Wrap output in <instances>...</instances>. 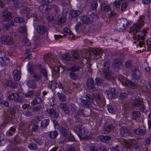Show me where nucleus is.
Masks as SVG:
<instances>
[{
    "instance_id": "nucleus-16",
    "label": "nucleus",
    "mask_w": 151,
    "mask_h": 151,
    "mask_svg": "<svg viewBox=\"0 0 151 151\" xmlns=\"http://www.w3.org/2000/svg\"><path fill=\"white\" fill-rule=\"evenodd\" d=\"M11 14L8 11H6L3 12L2 14L3 19L4 21L7 22H9L11 20Z\"/></svg>"
},
{
    "instance_id": "nucleus-32",
    "label": "nucleus",
    "mask_w": 151,
    "mask_h": 151,
    "mask_svg": "<svg viewBox=\"0 0 151 151\" xmlns=\"http://www.w3.org/2000/svg\"><path fill=\"white\" fill-rule=\"evenodd\" d=\"M60 101L61 102H65L66 101V99L65 95L62 93L58 92L57 94Z\"/></svg>"
},
{
    "instance_id": "nucleus-63",
    "label": "nucleus",
    "mask_w": 151,
    "mask_h": 151,
    "mask_svg": "<svg viewBox=\"0 0 151 151\" xmlns=\"http://www.w3.org/2000/svg\"><path fill=\"white\" fill-rule=\"evenodd\" d=\"M127 95L126 92H122L120 94L119 97L120 98H124L126 97Z\"/></svg>"
},
{
    "instance_id": "nucleus-59",
    "label": "nucleus",
    "mask_w": 151,
    "mask_h": 151,
    "mask_svg": "<svg viewBox=\"0 0 151 151\" xmlns=\"http://www.w3.org/2000/svg\"><path fill=\"white\" fill-rule=\"evenodd\" d=\"M42 109V106L41 105H40L37 106L35 107L32 109V111L33 112H37Z\"/></svg>"
},
{
    "instance_id": "nucleus-24",
    "label": "nucleus",
    "mask_w": 151,
    "mask_h": 151,
    "mask_svg": "<svg viewBox=\"0 0 151 151\" xmlns=\"http://www.w3.org/2000/svg\"><path fill=\"white\" fill-rule=\"evenodd\" d=\"M37 82L34 80H29L27 82L28 86L32 88H35L37 86Z\"/></svg>"
},
{
    "instance_id": "nucleus-45",
    "label": "nucleus",
    "mask_w": 151,
    "mask_h": 151,
    "mask_svg": "<svg viewBox=\"0 0 151 151\" xmlns=\"http://www.w3.org/2000/svg\"><path fill=\"white\" fill-rule=\"evenodd\" d=\"M121 2V1L119 0H115L113 3V5L114 7H116L117 8H119Z\"/></svg>"
},
{
    "instance_id": "nucleus-8",
    "label": "nucleus",
    "mask_w": 151,
    "mask_h": 151,
    "mask_svg": "<svg viewBox=\"0 0 151 151\" xmlns=\"http://www.w3.org/2000/svg\"><path fill=\"white\" fill-rule=\"evenodd\" d=\"M0 58L1 59L0 63L2 66H5L9 64L10 60L9 58L5 57V53L3 51L0 52Z\"/></svg>"
},
{
    "instance_id": "nucleus-62",
    "label": "nucleus",
    "mask_w": 151,
    "mask_h": 151,
    "mask_svg": "<svg viewBox=\"0 0 151 151\" xmlns=\"http://www.w3.org/2000/svg\"><path fill=\"white\" fill-rule=\"evenodd\" d=\"M34 95L33 92L32 91H29L25 94L26 97H29L32 96Z\"/></svg>"
},
{
    "instance_id": "nucleus-51",
    "label": "nucleus",
    "mask_w": 151,
    "mask_h": 151,
    "mask_svg": "<svg viewBox=\"0 0 151 151\" xmlns=\"http://www.w3.org/2000/svg\"><path fill=\"white\" fill-rule=\"evenodd\" d=\"M107 106L108 110L110 113L114 114L115 113V110L113 108L111 105H108Z\"/></svg>"
},
{
    "instance_id": "nucleus-4",
    "label": "nucleus",
    "mask_w": 151,
    "mask_h": 151,
    "mask_svg": "<svg viewBox=\"0 0 151 151\" xmlns=\"http://www.w3.org/2000/svg\"><path fill=\"white\" fill-rule=\"evenodd\" d=\"M128 24L129 22L126 19L118 20L116 22V29L119 31L123 30Z\"/></svg>"
},
{
    "instance_id": "nucleus-35",
    "label": "nucleus",
    "mask_w": 151,
    "mask_h": 151,
    "mask_svg": "<svg viewBox=\"0 0 151 151\" xmlns=\"http://www.w3.org/2000/svg\"><path fill=\"white\" fill-rule=\"evenodd\" d=\"M17 93H14L10 94L8 97V99L11 101L14 100L15 101V100L18 97Z\"/></svg>"
},
{
    "instance_id": "nucleus-28",
    "label": "nucleus",
    "mask_w": 151,
    "mask_h": 151,
    "mask_svg": "<svg viewBox=\"0 0 151 151\" xmlns=\"http://www.w3.org/2000/svg\"><path fill=\"white\" fill-rule=\"evenodd\" d=\"M80 69V67L77 65H74L67 69L68 71H70L71 72H77Z\"/></svg>"
},
{
    "instance_id": "nucleus-7",
    "label": "nucleus",
    "mask_w": 151,
    "mask_h": 151,
    "mask_svg": "<svg viewBox=\"0 0 151 151\" xmlns=\"http://www.w3.org/2000/svg\"><path fill=\"white\" fill-rule=\"evenodd\" d=\"M2 43L4 44L11 45L14 43V41L12 37L9 35L2 36L1 38Z\"/></svg>"
},
{
    "instance_id": "nucleus-9",
    "label": "nucleus",
    "mask_w": 151,
    "mask_h": 151,
    "mask_svg": "<svg viewBox=\"0 0 151 151\" xmlns=\"http://www.w3.org/2000/svg\"><path fill=\"white\" fill-rule=\"evenodd\" d=\"M103 52V50H100L98 49H93L90 52V54L91 57L95 56L93 58H95V57H96V59H98L100 58L101 55V54Z\"/></svg>"
},
{
    "instance_id": "nucleus-34",
    "label": "nucleus",
    "mask_w": 151,
    "mask_h": 151,
    "mask_svg": "<svg viewBox=\"0 0 151 151\" xmlns=\"http://www.w3.org/2000/svg\"><path fill=\"white\" fill-rule=\"evenodd\" d=\"M113 66L114 68H119L122 65V64L119 60H114L112 63Z\"/></svg>"
},
{
    "instance_id": "nucleus-40",
    "label": "nucleus",
    "mask_w": 151,
    "mask_h": 151,
    "mask_svg": "<svg viewBox=\"0 0 151 151\" xmlns=\"http://www.w3.org/2000/svg\"><path fill=\"white\" fill-rule=\"evenodd\" d=\"M81 14V12L78 10H75L71 12V16L73 18H76L79 15Z\"/></svg>"
},
{
    "instance_id": "nucleus-23",
    "label": "nucleus",
    "mask_w": 151,
    "mask_h": 151,
    "mask_svg": "<svg viewBox=\"0 0 151 151\" xmlns=\"http://www.w3.org/2000/svg\"><path fill=\"white\" fill-rule=\"evenodd\" d=\"M133 132L136 134L139 135L143 136L146 134V131L145 129H136L133 130Z\"/></svg>"
},
{
    "instance_id": "nucleus-39",
    "label": "nucleus",
    "mask_w": 151,
    "mask_h": 151,
    "mask_svg": "<svg viewBox=\"0 0 151 151\" xmlns=\"http://www.w3.org/2000/svg\"><path fill=\"white\" fill-rule=\"evenodd\" d=\"M51 9H53L55 12V13L58 14L59 12V8L58 6L55 4L50 5Z\"/></svg>"
},
{
    "instance_id": "nucleus-48",
    "label": "nucleus",
    "mask_w": 151,
    "mask_h": 151,
    "mask_svg": "<svg viewBox=\"0 0 151 151\" xmlns=\"http://www.w3.org/2000/svg\"><path fill=\"white\" fill-rule=\"evenodd\" d=\"M113 128L114 127L112 125H110L106 127L105 130L107 132H110L112 131Z\"/></svg>"
},
{
    "instance_id": "nucleus-44",
    "label": "nucleus",
    "mask_w": 151,
    "mask_h": 151,
    "mask_svg": "<svg viewBox=\"0 0 151 151\" xmlns=\"http://www.w3.org/2000/svg\"><path fill=\"white\" fill-rule=\"evenodd\" d=\"M60 130L61 133L64 136H66L67 135V131L65 127H61Z\"/></svg>"
},
{
    "instance_id": "nucleus-47",
    "label": "nucleus",
    "mask_w": 151,
    "mask_h": 151,
    "mask_svg": "<svg viewBox=\"0 0 151 151\" xmlns=\"http://www.w3.org/2000/svg\"><path fill=\"white\" fill-rule=\"evenodd\" d=\"M124 65L126 68H130L132 66V63L130 60L127 61L125 62Z\"/></svg>"
},
{
    "instance_id": "nucleus-25",
    "label": "nucleus",
    "mask_w": 151,
    "mask_h": 151,
    "mask_svg": "<svg viewBox=\"0 0 151 151\" xmlns=\"http://www.w3.org/2000/svg\"><path fill=\"white\" fill-rule=\"evenodd\" d=\"M52 55L50 54H46L44 56L45 61L47 63H52L53 61Z\"/></svg>"
},
{
    "instance_id": "nucleus-53",
    "label": "nucleus",
    "mask_w": 151,
    "mask_h": 151,
    "mask_svg": "<svg viewBox=\"0 0 151 151\" xmlns=\"http://www.w3.org/2000/svg\"><path fill=\"white\" fill-rule=\"evenodd\" d=\"M98 6V4L96 1H93L91 4V8L93 10H95L96 9Z\"/></svg>"
},
{
    "instance_id": "nucleus-19",
    "label": "nucleus",
    "mask_w": 151,
    "mask_h": 151,
    "mask_svg": "<svg viewBox=\"0 0 151 151\" xmlns=\"http://www.w3.org/2000/svg\"><path fill=\"white\" fill-rule=\"evenodd\" d=\"M115 90L114 88H111L110 90H107L105 93L107 94L109 98L110 99L113 98L115 97L116 94Z\"/></svg>"
},
{
    "instance_id": "nucleus-43",
    "label": "nucleus",
    "mask_w": 151,
    "mask_h": 151,
    "mask_svg": "<svg viewBox=\"0 0 151 151\" xmlns=\"http://www.w3.org/2000/svg\"><path fill=\"white\" fill-rule=\"evenodd\" d=\"M100 138L101 140L103 142H106L111 139V137L107 136H101Z\"/></svg>"
},
{
    "instance_id": "nucleus-11",
    "label": "nucleus",
    "mask_w": 151,
    "mask_h": 151,
    "mask_svg": "<svg viewBox=\"0 0 151 151\" xmlns=\"http://www.w3.org/2000/svg\"><path fill=\"white\" fill-rule=\"evenodd\" d=\"M47 111L49 116L53 118H57L59 116V114L56 109L54 108L47 109Z\"/></svg>"
},
{
    "instance_id": "nucleus-10",
    "label": "nucleus",
    "mask_w": 151,
    "mask_h": 151,
    "mask_svg": "<svg viewBox=\"0 0 151 151\" xmlns=\"http://www.w3.org/2000/svg\"><path fill=\"white\" fill-rule=\"evenodd\" d=\"M132 132L130 130L126 127H123L120 130V134L124 137H127L131 135Z\"/></svg>"
},
{
    "instance_id": "nucleus-61",
    "label": "nucleus",
    "mask_w": 151,
    "mask_h": 151,
    "mask_svg": "<svg viewBox=\"0 0 151 151\" xmlns=\"http://www.w3.org/2000/svg\"><path fill=\"white\" fill-rule=\"evenodd\" d=\"M66 21L64 17H61L58 20V23L60 24L64 23Z\"/></svg>"
},
{
    "instance_id": "nucleus-27",
    "label": "nucleus",
    "mask_w": 151,
    "mask_h": 151,
    "mask_svg": "<svg viewBox=\"0 0 151 151\" xmlns=\"http://www.w3.org/2000/svg\"><path fill=\"white\" fill-rule=\"evenodd\" d=\"M13 74L14 80L18 81L20 79V73L17 70H14L13 72Z\"/></svg>"
},
{
    "instance_id": "nucleus-41",
    "label": "nucleus",
    "mask_w": 151,
    "mask_h": 151,
    "mask_svg": "<svg viewBox=\"0 0 151 151\" xmlns=\"http://www.w3.org/2000/svg\"><path fill=\"white\" fill-rule=\"evenodd\" d=\"M28 146L29 148L32 150H35L37 148L36 145L33 143L29 144Z\"/></svg>"
},
{
    "instance_id": "nucleus-29",
    "label": "nucleus",
    "mask_w": 151,
    "mask_h": 151,
    "mask_svg": "<svg viewBox=\"0 0 151 151\" xmlns=\"http://www.w3.org/2000/svg\"><path fill=\"white\" fill-rule=\"evenodd\" d=\"M101 9L102 12L109 11L110 10V7L107 4L102 3L101 5Z\"/></svg>"
},
{
    "instance_id": "nucleus-42",
    "label": "nucleus",
    "mask_w": 151,
    "mask_h": 151,
    "mask_svg": "<svg viewBox=\"0 0 151 151\" xmlns=\"http://www.w3.org/2000/svg\"><path fill=\"white\" fill-rule=\"evenodd\" d=\"M61 58L63 60L68 61L70 59V55L69 54H63L62 55Z\"/></svg>"
},
{
    "instance_id": "nucleus-30",
    "label": "nucleus",
    "mask_w": 151,
    "mask_h": 151,
    "mask_svg": "<svg viewBox=\"0 0 151 151\" xmlns=\"http://www.w3.org/2000/svg\"><path fill=\"white\" fill-rule=\"evenodd\" d=\"M110 66L109 63L107 61H105L103 64L102 67V71L103 73L110 71L109 70Z\"/></svg>"
},
{
    "instance_id": "nucleus-57",
    "label": "nucleus",
    "mask_w": 151,
    "mask_h": 151,
    "mask_svg": "<svg viewBox=\"0 0 151 151\" xmlns=\"http://www.w3.org/2000/svg\"><path fill=\"white\" fill-rule=\"evenodd\" d=\"M129 141L131 143L134 145V147L136 148H137L138 147V143L135 140L130 139Z\"/></svg>"
},
{
    "instance_id": "nucleus-2",
    "label": "nucleus",
    "mask_w": 151,
    "mask_h": 151,
    "mask_svg": "<svg viewBox=\"0 0 151 151\" xmlns=\"http://www.w3.org/2000/svg\"><path fill=\"white\" fill-rule=\"evenodd\" d=\"M76 132L81 139L87 140L91 138L90 135H87V130L83 127L81 124L77 125L76 128Z\"/></svg>"
},
{
    "instance_id": "nucleus-14",
    "label": "nucleus",
    "mask_w": 151,
    "mask_h": 151,
    "mask_svg": "<svg viewBox=\"0 0 151 151\" xmlns=\"http://www.w3.org/2000/svg\"><path fill=\"white\" fill-rule=\"evenodd\" d=\"M36 29L37 32L40 35H43L47 31V28L42 25H38L36 26Z\"/></svg>"
},
{
    "instance_id": "nucleus-20",
    "label": "nucleus",
    "mask_w": 151,
    "mask_h": 151,
    "mask_svg": "<svg viewBox=\"0 0 151 151\" xmlns=\"http://www.w3.org/2000/svg\"><path fill=\"white\" fill-rule=\"evenodd\" d=\"M14 22L13 20H10L9 22L6 24H3L2 29L3 31L5 32L8 30L10 28L11 25H14Z\"/></svg>"
},
{
    "instance_id": "nucleus-21",
    "label": "nucleus",
    "mask_w": 151,
    "mask_h": 151,
    "mask_svg": "<svg viewBox=\"0 0 151 151\" xmlns=\"http://www.w3.org/2000/svg\"><path fill=\"white\" fill-rule=\"evenodd\" d=\"M86 85L87 88L89 89L94 90L95 89V84L92 79L90 78L87 79L86 81Z\"/></svg>"
},
{
    "instance_id": "nucleus-64",
    "label": "nucleus",
    "mask_w": 151,
    "mask_h": 151,
    "mask_svg": "<svg viewBox=\"0 0 151 151\" xmlns=\"http://www.w3.org/2000/svg\"><path fill=\"white\" fill-rule=\"evenodd\" d=\"M38 128V125L36 124H34L32 126V131L33 132H36L37 131Z\"/></svg>"
},
{
    "instance_id": "nucleus-31",
    "label": "nucleus",
    "mask_w": 151,
    "mask_h": 151,
    "mask_svg": "<svg viewBox=\"0 0 151 151\" xmlns=\"http://www.w3.org/2000/svg\"><path fill=\"white\" fill-rule=\"evenodd\" d=\"M140 115L141 114L139 111H134L132 112V119L135 120L139 118Z\"/></svg>"
},
{
    "instance_id": "nucleus-50",
    "label": "nucleus",
    "mask_w": 151,
    "mask_h": 151,
    "mask_svg": "<svg viewBox=\"0 0 151 151\" xmlns=\"http://www.w3.org/2000/svg\"><path fill=\"white\" fill-rule=\"evenodd\" d=\"M14 20L15 22L17 23H22L24 22L23 19L22 18L17 17L14 18Z\"/></svg>"
},
{
    "instance_id": "nucleus-17",
    "label": "nucleus",
    "mask_w": 151,
    "mask_h": 151,
    "mask_svg": "<svg viewBox=\"0 0 151 151\" xmlns=\"http://www.w3.org/2000/svg\"><path fill=\"white\" fill-rule=\"evenodd\" d=\"M60 108L65 113L68 114L69 113V107L66 103H61L59 105Z\"/></svg>"
},
{
    "instance_id": "nucleus-3",
    "label": "nucleus",
    "mask_w": 151,
    "mask_h": 151,
    "mask_svg": "<svg viewBox=\"0 0 151 151\" xmlns=\"http://www.w3.org/2000/svg\"><path fill=\"white\" fill-rule=\"evenodd\" d=\"M133 103L132 104V107L137 110H140L142 112H145V106L142 101L139 99H133Z\"/></svg>"
},
{
    "instance_id": "nucleus-46",
    "label": "nucleus",
    "mask_w": 151,
    "mask_h": 151,
    "mask_svg": "<svg viewBox=\"0 0 151 151\" xmlns=\"http://www.w3.org/2000/svg\"><path fill=\"white\" fill-rule=\"evenodd\" d=\"M96 84L98 86H100L103 83V80L100 78L97 77L96 79Z\"/></svg>"
},
{
    "instance_id": "nucleus-52",
    "label": "nucleus",
    "mask_w": 151,
    "mask_h": 151,
    "mask_svg": "<svg viewBox=\"0 0 151 151\" xmlns=\"http://www.w3.org/2000/svg\"><path fill=\"white\" fill-rule=\"evenodd\" d=\"M128 4L126 2H124L122 5L121 6V9L122 11L125 10L127 6H128Z\"/></svg>"
},
{
    "instance_id": "nucleus-58",
    "label": "nucleus",
    "mask_w": 151,
    "mask_h": 151,
    "mask_svg": "<svg viewBox=\"0 0 151 151\" xmlns=\"http://www.w3.org/2000/svg\"><path fill=\"white\" fill-rule=\"evenodd\" d=\"M18 31L21 33H24L26 31V28L24 27H21L18 28Z\"/></svg>"
},
{
    "instance_id": "nucleus-18",
    "label": "nucleus",
    "mask_w": 151,
    "mask_h": 151,
    "mask_svg": "<svg viewBox=\"0 0 151 151\" xmlns=\"http://www.w3.org/2000/svg\"><path fill=\"white\" fill-rule=\"evenodd\" d=\"M21 12L24 15H27V17L29 18L30 17V14L29 13L30 12V9L27 6H22L21 7Z\"/></svg>"
},
{
    "instance_id": "nucleus-26",
    "label": "nucleus",
    "mask_w": 151,
    "mask_h": 151,
    "mask_svg": "<svg viewBox=\"0 0 151 151\" xmlns=\"http://www.w3.org/2000/svg\"><path fill=\"white\" fill-rule=\"evenodd\" d=\"M31 75L35 81L39 83V81L41 79L42 75L39 73H34Z\"/></svg>"
},
{
    "instance_id": "nucleus-12",
    "label": "nucleus",
    "mask_w": 151,
    "mask_h": 151,
    "mask_svg": "<svg viewBox=\"0 0 151 151\" xmlns=\"http://www.w3.org/2000/svg\"><path fill=\"white\" fill-rule=\"evenodd\" d=\"M132 78L135 80H138L140 78V73L138 67H134L132 69Z\"/></svg>"
},
{
    "instance_id": "nucleus-36",
    "label": "nucleus",
    "mask_w": 151,
    "mask_h": 151,
    "mask_svg": "<svg viewBox=\"0 0 151 151\" xmlns=\"http://www.w3.org/2000/svg\"><path fill=\"white\" fill-rule=\"evenodd\" d=\"M34 66L33 64L29 63L28 65L27 70L28 72L31 74L34 73Z\"/></svg>"
},
{
    "instance_id": "nucleus-54",
    "label": "nucleus",
    "mask_w": 151,
    "mask_h": 151,
    "mask_svg": "<svg viewBox=\"0 0 151 151\" xmlns=\"http://www.w3.org/2000/svg\"><path fill=\"white\" fill-rule=\"evenodd\" d=\"M111 151H120V149L118 145H116L115 147H110Z\"/></svg>"
},
{
    "instance_id": "nucleus-33",
    "label": "nucleus",
    "mask_w": 151,
    "mask_h": 151,
    "mask_svg": "<svg viewBox=\"0 0 151 151\" xmlns=\"http://www.w3.org/2000/svg\"><path fill=\"white\" fill-rule=\"evenodd\" d=\"M50 120L45 119L42 120L41 124V128L42 129H45L49 124Z\"/></svg>"
},
{
    "instance_id": "nucleus-13",
    "label": "nucleus",
    "mask_w": 151,
    "mask_h": 151,
    "mask_svg": "<svg viewBox=\"0 0 151 151\" xmlns=\"http://www.w3.org/2000/svg\"><path fill=\"white\" fill-rule=\"evenodd\" d=\"M50 5H47L45 4L40 6L39 7V10L43 13H47L51 9Z\"/></svg>"
},
{
    "instance_id": "nucleus-15",
    "label": "nucleus",
    "mask_w": 151,
    "mask_h": 151,
    "mask_svg": "<svg viewBox=\"0 0 151 151\" xmlns=\"http://www.w3.org/2000/svg\"><path fill=\"white\" fill-rule=\"evenodd\" d=\"M80 20L82 21V23H84L86 24H89L91 22L93 21L92 17H89L87 16H81L79 17Z\"/></svg>"
},
{
    "instance_id": "nucleus-37",
    "label": "nucleus",
    "mask_w": 151,
    "mask_h": 151,
    "mask_svg": "<svg viewBox=\"0 0 151 151\" xmlns=\"http://www.w3.org/2000/svg\"><path fill=\"white\" fill-rule=\"evenodd\" d=\"M58 134V132L56 131H52L49 134L50 137L52 139L55 138Z\"/></svg>"
},
{
    "instance_id": "nucleus-22",
    "label": "nucleus",
    "mask_w": 151,
    "mask_h": 151,
    "mask_svg": "<svg viewBox=\"0 0 151 151\" xmlns=\"http://www.w3.org/2000/svg\"><path fill=\"white\" fill-rule=\"evenodd\" d=\"M105 78L108 81H111L114 80V77L113 76L110 70L104 72Z\"/></svg>"
},
{
    "instance_id": "nucleus-49",
    "label": "nucleus",
    "mask_w": 151,
    "mask_h": 151,
    "mask_svg": "<svg viewBox=\"0 0 151 151\" xmlns=\"http://www.w3.org/2000/svg\"><path fill=\"white\" fill-rule=\"evenodd\" d=\"M40 72L42 73L43 76L45 77L46 78H47V70L45 69H41Z\"/></svg>"
},
{
    "instance_id": "nucleus-1",
    "label": "nucleus",
    "mask_w": 151,
    "mask_h": 151,
    "mask_svg": "<svg viewBox=\"0 0 151 151\" xmlns=\"http://www.w3.org/2000/svg\"><path fill=\"white\" fill-rule=\"evenodd\" d=\"M144 20L143 19L140 18L137 22L129 30V33H132L134 35V37L137 40L141 39L142 40L144 39V37L145 36L147 31L144 29L140 33L139 32V28L144 24Z\"/></svg>"
},
{
    "instance_id": "nucleus-55",
    "label": "nucleus",
    "mask_w": 151,
    "mask_h": 151,
    "mask_svg": "<svg viewBox=\"0 0 151 151\" xmlns=\"http://www.w3.org/2000/svg\"><path fill=\"white\" fill-rule=\"evenodd\" d=\"M24 101V100L21 98L19 97V95L18 94V97L16 99L15 102L18 103H22Z\"/></svg>"
},
{
    "instance_id": "nucleus-5",
    "label": "nucleus",
    "mask_w": 151,
    "mask_h": 151,
    "mask_svg": "<svg viewBox=\"0 0 151 151\" xmlns=\"http://www.w3.org/2000/svg\"><path fill=\"white\" fill-rule=\"evenodd\" d=\"M86 99H82L81 101V104L83 106L88 108L91 107V103L93 101L92 96L89 94H87L86 97Z\"/></svg>"
},
{
    "instance_id": "nucleus-60",
    "label": "nucleus",
    "mask_w": 151,
    "mask_h": 151,
    "mask_svg": "<svg viewBox=\"0 0 151 151\" xmlns=\"http://www.w3.org/2000/svg\"><path fill=\"white\" fill-rule=\"evenodd\" d=\"M73 58L76 59H78L80 57V55L76 52H75L72 54Z\"/></svg>"
},
{
    "instance_id": "nucleus-56",
    "label": "nucleus",
    "mask_w": 151,
    "mask_h": 151,
    "mask_svg": "<svg viewBox=\"0 0 151 151\" xmlns=\"http://www.w3.org/2000/svg\"><path fill=\"white\" fill-rule=\"evenodd\" d=\"M23 114L24 115L27 117H29L32 116V113L29 111H23Z\"/></svg>"
},
{
    "instance_id": "nucleus-6",
    "label": "nucleus",
    "mask_w": 151,
    "mask_h": 151,
    "mask_svg": "<svg viewBox=\"0 0 151 151\" xmlns=\"http://www.w3.org/2000/svg\"><path fill=\"white\" fill-rule=\"evenodd\" d=\"M119 80L121 81L122 84L124 85H127L130 86L133 88H137L138 85L130 80H127L124 77L121 76L119 77Z\"/></svg>"
},
{
    "instance_id": "nucleus-38",
    "label": "nucleus",
    "mask_w": 151,
    "mask_h": 151,
    "mask_svg": "<svg viewBox=\"0 0 151 151\" xmlns=\"http://www.w3.org/2000/svg\"><path fill=\"white\" fill-rule=\"evenodd\" d=\"M69 75L70 78L72 80L75 81L78 78V76L76 73L73 72L69 73Z\"/></svg>"
}]
</instances>
